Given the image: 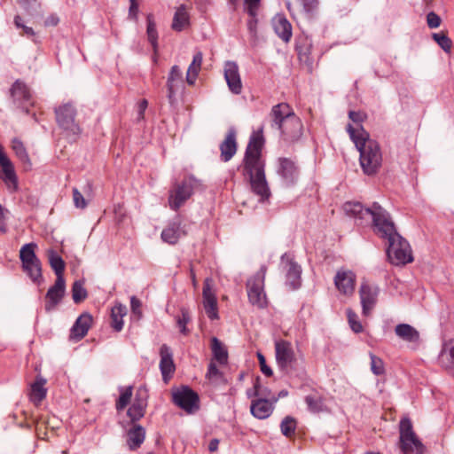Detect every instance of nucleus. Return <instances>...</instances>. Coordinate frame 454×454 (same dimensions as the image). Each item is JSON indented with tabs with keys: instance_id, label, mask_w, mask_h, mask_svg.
<instances>
[{
	"instance_id": "nucleus-24",
	"label": "nucleus",
	"mask_w": 454,
	"mask_h": 454,
	"mask_svg": "<svg viewBox=\"0 0 454 454\" xmlns=\"http://www.w3.org/2000/svg\"><path fill=\"white\" fill-rule=\"evenodd\" d=\"M272 26L275 33L285 43H288L291 40L293 35L292 25L284 15H276L272 20Z\"/></svg>"
},
{
	"instance_id": "nucleus-20",
	"label": "nucleus",
	"mask_w": 454,
	"mask_h": 454,
	"mask_svg": "<svg viewBox=\"0 0 454 454\" xmlns=\"http://www.w3.org/2000/svg\"><path fill=\"white\" fill-rule=\"evenodd\" d=\"M186 232L181 228V220L179 217L170 222L166 228L163 229L160 238L163 242L169 245H176L182 236H185Z\"/></svg>"
},
{
	"instance_id": "nucleus-45",
	"label": "nucleus",
	"mask_w": 454,
	"mask_h": 454,
	"mask_svg": "<svg viewBox=\"0 0 454 454\" xmlns=\"http://www.w3.org/2000/svg\"><path fill=\"white\" fill-rule=\"evenodd\" d=\"M433 39L434 42L446 52L450 53L451 51L452 48V41L450 38L444 33H434L432 35Z\"/></svg>"
},
{
	"instance_id": "nucleus-38",
	"label": "nucleus",
	"mask_w": 454,
	"mask_h": 454,
	"mask_svg": "<svg viewBox=\"0 0 454 454\" xmlns=\"http://www.w3.org/2000/svg\"><path fill=\"white\" fill-rule=\"evenodd\" d=\"M49 263L51 267V269L54 270L57 278H64L63 272L65 270V262L63 259L58 254V253L53 250L50 249L47 252Z\"/></svg>"
},
{
	"instance_id": "nucleus-48",
	"label": "nucleus",
	"mask_w": 454,
	"mask_h": 454,
	"mask_svg": "<svg viewBox=\"0 0 454 454\" xmlns=\"http://www.w3.org/2000/svg\"><path fill=\"white\" fill-rule=\"evenodd\" d=\"M371 370L375 375H381L385 372L384 363L379 356L370 354Z\"/></svg>"
},
{
	"instance_id": "nucleus-42",
	"label": "nucleus",
	"mask_w": 454,
	"mask_h": 454,
	"mask_svg": "<svg viewBox=\"0 0 454 454\" xmlns=\"http://www.w3.org/2000/svg\"><path fill=\"white\" fill-rule=\"evenodd\" d=\"M88 296L87 290L84 288L83 280H76L72 286V298L74 303L78 304L84 301Z\"/></svg>"
},
{
	"instance_id": "nucleus-35",
	"label": "nucleus",
	"mask_w": 454,
	"mask_h": 454,
	"mask_svg": "<svg viewBox=\"0 0 454 454\" xmlns=\"http://www.w3.org/2000/svg\"><path fill=\"white\" fill-rule=\"evenodd\" d=\"M22 269L35 284L40 285L43 282L42 265L39 259L23 264Z\"/></svg>"
},
{
	"instance_id": "nucleus-53",
	"label": "nucleus",
	"mask_w": 454,
	"mask_h": 454,
	"mask_svg": "<svg viewBox=\"0 0 454 454\" xmlns=\"http://www.w3.org/2000/svg\"><path fill=\"white\" fill-rule=\"evenodd\" d=\"M73 200L76 207L83 209L87 207V201L77 188H73Z\"/></svg>"
},
{
	"instance_id": "nucleus-9",
	"label": "nucleus",
	"mask_w": 454,
	"mask_h": 454,
	"mask_svg": "<svg viewBox=\"0 0 454 454\" xmlns=\"http://www.w3.org/2000/svg\"><path fill=\"white\" fill-rule=\"evenodd\" d=\"M343 208L347 215L359 221H363L365 217H371L374 232L377 231V214L380 213V211H383L387 215H390L378 202H374L372 207H364L360 202H346Z\"/></svg>"
},
{
	"instance_id": "nucleus-40",
	"label": "nucleus",
	"mask_w": 454,
	"mask_h": 454,
	"mask_svg": "<svg viewBox=\"0 0 454 454\" xmlns=\"http://www.w3.org/2000/svg\"><path fill=\"white\" fill-rule=\"evenodd\" d=\"M35 243H27L21 247L20 251V259L22 262V265L38 259L35 253Z\"/></svg>"
},
{
	"instance_id": "nucleus-31",
	"label": "nucleus",
	"mask_w": 454,
	"mask_h": 454,
	"mask_svg": "<svg viewBox=\"0 0 454 454\" xmlns=\"http://www.w3.org/2000/svg\"><path fill=\"white\" fill-rule=\"evenodd\" d=\"M145 438V429L140 425H133L128 431L127 443L131 450L138 449Z\"/></svg>"
},
{
	"instance_id": "nucleus-15",
	"label": "nucleus",
	"mask_w": 454,
	"mask_h": 454,
	"mask_svg": "<svg viewBox=\"0 0 454 454\" xmlns=\"http://www.w3.org/2000/svg\"><path fill=\"white\" fill-rule=\"evenodd\" d=\"M11 96L20 108L28 114V107L33 105L31 102V93L27 85L17 80L11 88Z\"/></svg>"
},
{
	"instance_id": "nucleus-28",
	"label": "nucleus",
	"mask_w": 454,
	"mask_h": 454,
	"mask_svg": "<svg viewBox=\"0 0 454 454\" xmlns=\"http://www.w3.org/2000/svg\"><path fill=\"white\" fill-rule=\"evenodd\" d=\"M250 411L254 417L264 419L270 417L273 411V405L267 399L258 398L251 403Z\"/></svg>"
},
{
	"instance_id": "nucleus-12",
	"label": "nucleus",
	"mask_w": 454,
	"mask_h": 454,
	"mask_svg": "<svg viewBox=\"0 0 454 454\" xmlns=\"http://www.w3.org/2000/svg\"><path fill=\"white\" fill-rule=\"evenodd\" d=\"M380 289L367 282H363L359 289L363 314L369 316L377 303Z\"/></svg>"
},
{
	"instance_id": "nucleus-36",
	"label": "nucleus",
	"mask_w": 454,
	"mask_h": 454,
	"mask_svg": "<svg viewBox=\"0 0 454 454\" xmlns=\"http://www.w3.org/2000/svg\"><path fill=\"white\" fill-rule=\"evenodd\" d=\"M127 314L126 306L121 303H116L111 310V325L116 331L120 332L123 328L122 317Z\"/></svg>"
},
{
	"instance_id": "nucleus-55",
	"label": "nucleus",
	"mask_w": 454,
	"mask_h": 454,
	"mask_svg": "<svg viewBox=\"0 0 454 454\" xmlns=\"http://www.w3.org/2000/svg\"><path fill=\"white\" fill-rule=\"evenodd\" d=\"M9 215L10 211L0 204V231L3 233L8 231L6 221Z\"/></svg>"
},
{
	"instance_id": "nucleus-1",
	"label": "nucleus",
	"mask_w": 454,
	"mask_h": 454,
	"mask_svg": "<svg viewBox=\"0 0 454 454\" xmlns=\"http://www.w3.org/2000/svg\"><path fill=\"white\" fill-rule=\"evenodd\" d=\"M264 139L262 130L254 133L246 149L244 172L248 176L253 192L260 196V200L269 199L270 192L265 178L264 163L261 158Z\"/></svg>"
},
{
	"instance_id": "nucleus-23",
	"label": "nucleus",
	"mask_w": 454,
	"mask_h": 454,
	"mask_svg": "<svg viewBox=\"0 0 454 454\" xmlns=\"http://www.w3.org/2000/svg\"><path fill=\"white\" fill-rule=\"evenodd\" d=\"M0 166L4 173V181L5 184H12L14 190L17 189L18 180L14 170L13 164L7 157L4 151L3 145L0 144Z\"/></svg>"
},
{
	"instance_id": "nucleus-17",
	"label": "nucleus",
	"mask_w": 454,
	"mask_h": 454,
	"mask_svg": "<svg viewBox=\"0 0 454 454\" xmlns=\"http://www.w3.org/2000/svg\"><path fill=\"white\" fill-rule=\"evenodd\" d=\"M223 71L224 79L226 81L229 90L233 94H240L243 86L237 63L233 61H227L224 65Z\"/></svg>"
},
{
	"instance_id": "nucleus-32",
	"label": "nucleus",
	"mask_w": 454,
	"mask_h": 454,
	"mask_svg": "<svg viewBox=\"0 0 454 454\" xmlns=\"http://www.w3.org/2000/svg\"><path fill=\"white\" fill-rule=\"evenodd\" d=\"M187 26H189V13L187 12L186 6L184 4H181L177 7L171 24V28L174 31L181 32Z\"/></svg>"
},
{
	"instance_id": "nucleus-29",
	"label": "nucleus",
	"mask_w": 454,
	"mask_h": 454,
	"mask_svg": "<svg viewBox=\"0 0 454 454\" xmlns=\"http://www.w3.org/2000/svg\"><path fill=\"white\" fill-rule=\"evenodd\" d=\"M279 162V173L281 176L287 184H294L298 177V169L295 163L287 158L280 159Z\"/></svg>"
},
{
	"instance_id": "nucleus-58",
	"label": "nucleus",
	"mask_w": 454,
	"mask_h": 454,
	"mask_svg": "<svg viewBox=\"0 0 454 454\" xmlns=\"http://www.w3.org/2000/svg\"><path fill=\"white\" fill-rule=\"evenodd\" d=\"M129 8L128 18L131 20L137 21L139 7L137 0H129Z\"/></svg>"
},
{
	"instance_id": "nucleus-33",
	"label": "nucleus",
	"mask_w": 454,
	"mask_h": 454,
	"mask_svg": "<svg viewBox=\"0 0 454 454\" xmlns=\"http://www.w3.org/2000/svg\"><path fill=\"white\" fill-rule=\"evenodd\" d=\"M203 60V54L201 51H197L192 59V63L190 64L185 80L189 85H193L198 77V74L200 71L201 64Z\"/></svg>"
},
{
	"instance_id": "nucleus-5",
	"label": "nucleus",
	"mask_w": 454,
	"mask_h": 454,
	"mask_svg": "<svg viewBox=\"0 0 454 454\" xmlns=\"http://www.w3.org/2000/svg\"><path fill=\"white\" fill-rule=\"evenodd\" d=\"M399 443L403 454H423L425 447L416 435L409 418H403L399 423Z\"/></svg>"
},
{
	"instance_id": "nucleus-61",
	"label": "nucleus",
	"mask_w": 454,
	"mask_h": 454,
	"mask_svg": "<svg viewBox=\"0 0 454 454\" xmlns=\"http://www.w3.org/2000/svg\"><path fill=\"white\" fill-rule=\"evenodd\" d=\"M256 26H257V19L256 16H250V19L247 21V28L251 34L255 35L256 33Z\"/></svg>"
},
{
	"instance_id": "nucleus-8",
	"label": "nucleus",
	"mask_w": 454,
	"mask_h": 454,
	"mask_svg": "<svg viewBox=\"0 0 454 454\" xmlns=\"http://www.w3.org/2000/svg\"><path fill=\"white\" fill-rule=\"evenodd\" d=\"M172 402L189 414L200 409L199 395L188 386H182L173 390Z\"/></svg>"
},
{
	"instance_id": "nucleus-43",
	"label": "nucleus",
	"mask_w": 454,
	"mask_h": 454,
	"mask_svg": "<svg viewBox=\"0 0 454 454\" xmlns=\"http://www.w3.org/2000/svg\"><path fill=\"white\" fill-rule=\"evenodd\" d=\"M191 320L192 317L189 309L186 308H181L180 315L176 317V325L182 334L188 335L190 333V329L187 328V325Z\"/></svg>"
},
{
	"instance_id": "nucleus-30",
	"label": "nucleus",
	"mask_w": 454,
	"mask_h": 454,
	"mask_svg": "<svg viewBox=\"0 0 454 454\" xmlns=\"http://www.w3.org/2000/svg\"><path fill=\"white\" fill-rule=\"evenodd\" d=\"M395 334L404 341L418 344L419 342V333L411 325L399 324L395 328Z\"/></svg>"
},
{
	"instance_id": "nucleus-18",
	"label": "nucleus",
	"mask_w": 454,
	"mask_h": 454,
	"mask_svg": "<svg viewBox=\"0 0 454 454\" xmlns=\"http://www.w3.org/2000/svg\"><path fill=\"white\" fill-rule=\"evenodd\" d=\"M184 87V77L180 67L173 66L169 71L167 79L168 98L172 104L175 101V96Z\"/></svg>"
},
{
	"instance_id": "nucleus-41",
	"label": "nucleus",
	"mask_w": 454,
	"mask_h": 454,
	"mask_svg": "<svg viewBox=\"0 0 454 454\" xmlns=\"http://www.w3.org/2000/svg\"><path fill=\"white\" fill-rule=\"evenodd\" d=\"M305 403L311 412L317 413L325 411V406L321 396L317 394L308 395Z\"/></svg>"
},
{
	"instance_id": "nucleus-25",
	"label": "nucleus",
	"mask_w": 454,
	"mask_h": 454,
	"mask_svg": "<svg viewBox=\"0 0 454 454\" xmlns=\"http://www.w3.org/2000/svg\"><path fill=\"white\" fill-rule=\"evenodd\" d=\"M221 160L224 162L229 161L237 152L236 132L230 129L225 139L220 144Z\"/></svg>"
},
{
	"instance_id": "nucleus-3",
	"label": "nucleus",
	"mask_w": 454,
	"mask_h": 454,
	"mask_svg": "<svg viewBox=\"0 0 454 454\" xmlns=\"http://www.w3.org/2000/svg\"><path fill=\"white\" fill-rule=\"evenodd\" d=\"M347 132L358 150L360 166L367 176L377 174L382 165V153L379 143L370 138L369 133L364 129H353L348 124Z\"/></svg>"
},
{
	"instance_id": "nucleus-19",
	"label": "nucleus",
	"mask_w": 454,
	"mask_h": 454,
	"mask_svg": "<svg viewBox=\"0 0 454 454\" xmlns=\"http://www.w3.org/2000/svg\"><path fill=\"white\" fill-rule=\"evenodd\" d=\"M337 289L346 295H350L355 290L356 275L351 270H339L334 278Z\"/></svg>"
},
{
	"instance_id": "nucleus-22",
	"label": "nucleus",
	"mask_w": 454,
	"mask_h": 454,
	"mask_svg": "<svg viewBox=\"0 0 454 454\" xmlns=\"http://www.w3.org/2000/svg\"><path fill=\"white\" fill-rule=\"evenodd\" d=\"M160 369L162 374V378L164 381H167L168 378L172 376L175 372V364L173 361V355L170 348L163 344L160 348Z\"/></svg>"
},
{
	"instance_id": "nucleus-6",
	"label": "nucleus",
	"mask_w": 454,
	"mask_h": 454,
	"mask_svg": "<svg viewBox=\"0 0 454 454\" xmlns=\"http://www.w3.org/2000/svg\"><path fill=\"white\" fill-rule=\"evenodd\" d=\"M201 186L200 180L193 176L184 178L180 184H176L169 193L168 203L171 209L176 211L191 198L195 189Z\"/></svg>"
},
{
	"instance_id": "nucleus-50",
	"label": "nucleus",
	"mask_w": 454,
	"mask_h": 454,
	"mask_svg": "<svg viewBox=\"0 0 454 454\" xmlns=\"http://www.w3.org/2000/svg\"><path fill=\"white\" fill-rule=\"evenodd\" d=\"M349 119L355 123L356 126H353V129H357L360 127L364 128L362 125V122L364 121L367 118V114L364 112H356V111H349L348 113Z\"/></svg>"
},
{
	"instance_id": "nucleus-37",
	"label": "nucleus",
	"mask_w": 454,
	"mask_h": 454,
	"mask_svg": "<svg viewBox=\"0 0 454 454\" xmlns=\"http://www.w3.org/2000/svg\"><path fill=\"white\" fill-rule=\"evenodd\" d=\"M146 35L153 51L156 52L158 51V31L156 28L154 15L153 13H148L146 15Z\"/></svg>"
},
{
	"instance_id": "nucleus-21",
	"label": "nucleus",
	"mask_w": 454,
	"mask_h": 454,
	"mask_svg": "<svg viewBox=\"0 0 454 454\" xmlns=\"http://www.w3.org/2000/svg\"><path fill=\"white\" fill-rule=\"evenodd\" d=\"M92 317L88 313L82 314L74 322L71 328L69 339L73 340H81L88 333L91 326Z\"/></svg>"
},
{
	"instance_id": "nucleus-57",
	"label": "nucleus",
	"mask_w": 454,
	"mask_h": 454,
	"mask_svg": "<svg viewBox=\"0 0 454 454\" xmlns=\"http://www.w3.org/2000/svg\"><path fill=\"white\" fill-rule=\"evenodd\" d=\"M142 303L140 300H138L136 296H132L130 299V307L132 314L137 316V319H140L142 317V310H141Z\"/></svg>"
},
{
	"instance_id": "nucleus-14",
	"label": "nucleus",
	"mask_w": 454,
	"mask_h": 454,
	"mask_svg": "<svg viewBox=\"0 0 454 454\" xmlns=\"http://www.w3.org/2000/svg\"><path fill=\"white\" fill-rule=\"evenodd\" d=\"M276 361L282 371L287 370L288 367L295 361V355L292 344L284 340L276 341Z\"/></svg>"
},
{
	"instance_id": "nucleus-13",
	"label": "nucleus",
	"mask_w": 454,
	"mask_h": 454,
	"mask_svg": "<svg viewBox=\"0 0 454 454\" xmlns=\"http://www.w3.org/2000/svg\"><path fill=\"white\" fill-rule=\"evenodd\" d=\"M147 399L148 392L146 387H138L133 403L127 411V415L132 422L137 421L145 416L147 407Z\"/></svg>"
},
{
	"instance_id": "nucleus-27",
	"label": "nucleus",
	"mask_w": 454,
	"mask_h": 454,
	"mask_svg": "<svg viewBox=\"0 0 454 454\" xmlns=\"http://www.w3.org/2000/svg\"><path fill=\"white\" fill-rule=\"evenodd\" d=\"M287 266L286 284L289 286L292 290H296L301 285V268L292 259L287 261Z\"/></svg>"
},
{
	"instance_id": "nucleus-7",
	"label": "nucleus",
	"mask_w": 454,
	"mask_h": 454,
	"mask_svg": "<svg viewBox=\"0 0 454 454\" xmlns=\"http://www.w3.org/2000/svg\"><path fill=\"white\" fill-rule=\"evenodd\" d=\"M266 272L267 267L262 265L260 270L247 283L249 301L258 308H263L266 305V294L264 292Z\"/></svg>"
},
{
	"instance_id": "nucleus-34",
	"label": "nucleus",
	"mask_w": 454,
	"mask_h": 454,
	"mask_svg": "<svg viewBox=\"0 0 454 454\" xmlns=\"http://www.w3.org/2000/svg\"><path fill=\"white\" fill-rule=\"evenodd\" d=\"M46 380L42 377H36L35 381L31 385L30 400L35 403H40L46 396L47 389L44 387Z\"/></svg>"
},
{
	"instance_id": "nucleus-26",
	"label": "nucleus",
	"mask_w": 454,
	"mask_h": 454,
	"mask_svg": "<svg viewBox=\"0 0 454 454\" xmlns=\"http://www.w3.org/2000/svg\"><path fill=\"white\" fill-rule=\"evenodd\" d=\"M438 360L442 368L454 373V340L442 345Z\"/></svg>"
},
{
	"instance_id": "nucleus-46",
	"label": "nucleus",
	"mask_w": 454,
	"mask_h": 454,
	"mask_svg": "<svg viewBox=\"0 0 454 454\" xmlns=\"http://www.w3.org/2000/svg\"><path fill=\"white\" fill-rule=\"evenodd\" d=\"M132 390L133 388L131 386L126 387L125 389H121V395L115 403V408L118 411L124 410L129 403L132 396Z\"/></svg>"
},
{
	"instance_id": "nucleus-52",
	"label": "nucleus",
	"mask_w": 454,
	"mask_h": 454,
	"mask_svg": "<svg viewBox=\"0 0 454 454\" xmlns=\"http://www.w3.org/2000/svg\"><path fill=\"white\" fill-rule=\"evenodd\" d=\"M223 377L222 372L218 370L215 364L211 362L208 365L207 378L211 381H218Z\"/></svg>"
},
{
	"instance_id": "nucleus-10",
	"label": "nucleus",
	"mask_w": 454,
	"mask_h": 454,
	"mask_svg": "<svg viewBox=\"0 0 454 454\" xmlns=\"http://www.w3.org/2000/svg\"><path fill=\"white\" fill-rule=\"evenodd\" d=\"M56 120L60 128L78 134L80 128L75 122L76 110L71 104H64L55 109Z\"/></svg>"
},
{
	"instance_id": "nucleus-51",
	"label": "nucleus",
	"mask_w": 454,
	"mask_h": 454,
	"mask_svg": "<svg viewBox=\"0 0 454 454\" xmlns=\"http://www.w3.org/2000/svg\"><path fill=\"white\" fill-rule=\"evenodd\" d=\"M305 13L311 17L318 7V0H298Z\"/></svg>"
},
{
	"instance_id": "nucleus-62",
	"label": "nucleus",
	"mask_w": 454,
	"mask_h": 454,
	"mask_svg": "<svg viewBox=\"0 0 454 454\" xmlns=\"http://www.w3.org/2000/svg\"><path fill=\"white\" fill-rule=\"evenodd\" d=\"M147 106H148V102L146 99H142L138 103V118L139 119L144 118V114H145V109L147 108Z\"/></svg>"
},
{
	"instance_id": "nucleus-49",
	"label": "nucleus",
	"mask_w": 454,
	"mask_h": 454,
	"mask_svg": "<svg viewBox=\"0 0 454 454\" xmlns=\"http://www.w3.org/2000/svg\"><path fill=\"white\" fill-rule=\"evenodd\" d=\"M347 316L351 329L356 333L363 332V325L358 320V316L352 309H347Z\"/></svg>"
},
{
	"instance_id": "nucleus-4",
	"label": "nucleus",
	"mask_w": 454,
	"mask_h": 454,
	"mask_svg": "<svg viewBox=\"0 0 454 454\" xmlns=\"http://www.w3.org/2000/svg\"><path fill=\"white\" fill-rule=\"evenodd\" d=\"M270 117L271 128L279 130L286 142L294 143L302 136L301 120L295 114L289 104L283 102L273 106Z\"/></svg>"
},
{
	"instance_id": "nucleus-11",
	"label": "nucleus",
	"mask_w": 454,
	"mask_h": 454,
	"mask_svg": "<svg viewBox=\"0 0 454 454\" xmlns=\"http://www.w3.org/2000/svg\"><path fill=\"white\" fill-rule=\"evenodd\" d=\"M203 306L207 316L215 320L218 318L217 300L213 290L212 278H207L203 284L202 290Z\"/></svg>"
},
{
	"instance_id": "nucleus-44",
	"label": "nucleus",
	"mask_w": 454,
	"mask_h": 454,
	"mask_svg": "<svg viewBox=\"0 0 454 454\" xmlns=\"http://www.w3.org/2000/svg\"><path fill=\"white\" fill-rule=\"evenodd\" d=\"M12 148L14 151L17 157L22 161L24 164H27V166L31 165L29 156L27 153V150L23 145V143L18 139L13 138L12 141Z\"/></svg>"
},
{
	"instance_id": "nucleus-59",
	"label": "nucleus",
	"mask_w": 454,
	"mask_h": 454,
	"mask_svg": "<svg viewBox=\"0 0 454 454\" xmlns=\"http://www.w3.org/2000/svg\"><path fill=\"white\" fill-rule=\"evenodd\" d=\"M257 357L259 360V364H260L262 372L264 375H266L267 377L272 376L273 372H272L271 368L266 364V359H265L264 356L262 353L258 352Z\"/></svg>"
},
{
	"instance_id": "nucleus-64",
	"label": "nucleus",
	"mask_w": 454,
	"mask_h": 454,
	"mask_svg": "<svg viewBox=\"0 0 454 454\" xmlns=\"http://www.w3.org/2000/svg\"><path fill=\"white\" fill-rule=\"evenodd\" d=\"M17 2L22 5H29V4H31L33 6L39 5V4H37V2L35 0H17Z\"/></svg>"
},
{
	"instance_id": "nucleus-39",
	"label": "nucleus",
	"mask_w": 454,
	"mask_h": 454,
	"mask_svg": "<svg viewBox=\"0 0 454 454\" xmlns=\"http://www.w3.org/2000/svg\"><path fill=\"white\" fill-rule=\"evenodd\" d=\"M212 351L215 359L221 364H224L228 361L227 350L223 346L222 342L215 337L212 339Z\"/></svg>"
},
{
	"instance_id": "nucleus-60",
	"label": "nucleus",
	"mask_w": 454,
	"mask_h": 454,
	"mask_svg": "<svg viewBox=\"0 0 454 454\" xmlns=\"http://www.w3.org/2000/svg\"><path fill=\"white\" fill-rule=\"evenodd\" d=\"M59 19L56 14H51L44 20L45 27H55L59 24Z\"/></svg>"
},
{
	"instance_id": "nucleus-56",
	"label": "nucleus",
	"mask_w": 454,
	"mask_h": 454,
	"mask_svg": "<svg viewBox=\"0 0 454 454\" xmlns=\"http://www.w3.org/2000/svg\"><path fill=\"white\" fill-rule=\"evenodd\" d=\"M246 11L249 16H256L260 0H245Z\"/></svg>"
},
{
	"instance_id": "nucleus-47",
	"label": "nucleus",
	"mask_w": 454,
	"mask_h": 454,
	"mask_svg": "<svg viewBox=\"0 0 454 454\" xmlns=\"http://www.w3.org/2000/svg\"><path fill=\"white\" fill-rule=\"evenodd\" d=\"M280 429H281V433L285 436H286V437L291 436L295 432L296 420L290 416L286 417L280 424Z\"/></svg>"
},
{
	"instance_id": "nucleus-2",
	"label": "nucleus",
	"mask_w": 454,
	"mask_h": 454,
	"mask_svg": "<svg viewBox=\"0 0 454 454\" xmlns=\"http://www.w3.org/2000/svg\"><path fill=\"white\" fill-rule=\"evenodd\" d=\"M377 231L375 233L387 240V254L391 263L405 265L413 261L410 244L397 231L390 215L383 211L377 214Z\"/></svg>"
},
{
	"instance_id": "nucleus-54",
	"label": "nucleus",
	"mask_w": 454,
	"mask_h": 454,
	"mask_svg": "<svg viewBox=\"0 0 454 454\" xmlns=\"http://www.w3.org/2000/svg\"><path fill=\"white\" fill-rule=\"evenodd\" d=\"M427 23L430 28H437L442 23L441 17L434 12H430L427 15Z\"/></svg>"
},
{
	"instance_id": "nucleus-63",
	"label": "nucleus",
	"mask_w": 454,
	"mask_h": 454,
	"mask_svg": "<svg viewBox=\"0 0 454 454\" xmlns=\"http://www.w3.org/2000/svg\"><path fill=\"white\" fill-rule=\"evenodd\" d=\"M220 441L217 438H214L209 442L208 450L210 452H215L218 450Z\"/></svg>"
},
{
	"instance_id": "nucleus-16",
	"label": "nucleus",
	"mask_w": 454,
	"mask_h": 454,
	"mask_svg": "<svg viewBox=\"0 0 454 454\" xmlns=\"http://www.w3.org/2000/svg\"><path fill=\"white\" fill-rule=\"evenodd\" d=\"M66 292L64 278H57L54 285L49 288L45 295V309L51 311L62 301Z\"/></svg>"
}]
</instances>
